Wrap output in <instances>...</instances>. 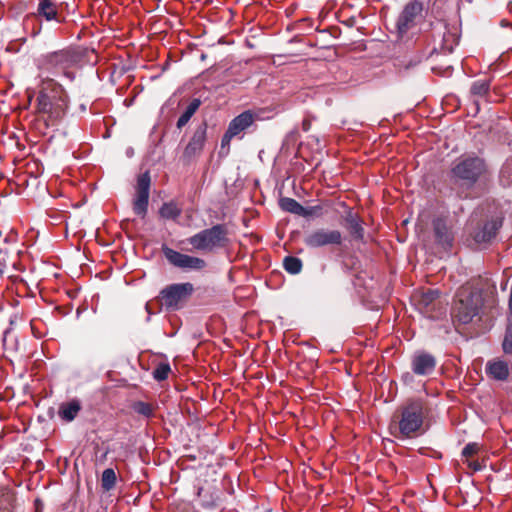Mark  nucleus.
<instances>
[{"label":"nucleus","mask_w":512,"mask_h":512,"mask_svg":"<svg viewBox=\"0 0 512 512\" xmlns=\"http://www.w3.org/2000/svg\"><path fill=\"white\" fill-rule=\"evenodd\" d=\"M483 290L492 294L495 286L490 285L488 280L478 279L463 285L458 290L454 313L461 323H470L474 317L479 315L483 306Z\"/></svg>","instance_id":"f257e3e1"},{"label":"nucleus","mask_w":512,"mask_h":512,"mask_svg":"<svg viewBox=\"0 0 512 512\" xmlns=\"http://www.w3.org/2000/svg\"><path fill=\"white\" fill-rule=\"evenodd\" d=\"M424 416V402L420 399L409 400L390 422L391 435L401 440L417 437L421 434Z\"/></svg>","instance_id":"f03ea898"},{"label":"nucleus","mask_w":512,"mask_h":512,"mask_svg":"<svg viewBox=\"0 0 512 512\" xmlns=\"http://www.w3.org/2000/svg\"><path fill=\"white\" fill-rule=\"evenodd\" d=\"M67 109V96L61 88L43 89L37 97V111L55 122L62 118Z\"/></svg>","instance_id":"7ed1b4c3"},{"label":"nucleus","mask_w":512,"mask_h":512,"mask_svg":"<svg viewBox=\"0 0 512 512\" xmlns=\"http://www.w3.org/2000/svg\"><path fill=\"white\" fill-rule=\"evenodd\" d=\"M228 242V230L226 226L222 224L204 229L188 238V243L192 245L195 250L204 252H213L216 249L223 248Z\"/></svg>","instance_id":"20e7f679"},{"label":"nucleus","mask_w":512,"mask_h":512,"mask_svg":"<svg viewBox=\"0 0 512 512\" xmlns=\"http://www.w3.org/2000/svg\"><path fill=\"white\" fill-rule=\"evenodd\" d=\"M485 169V163L481 158L477 156L463 155L452 167L451 174L452 177L457 180L473 184L485 172Z\"/></svg>","instance_id":"39448f33"},{"label":"nucleus","mask_w":512,"mask_h":512,"mask_svg":"<svg viewBox=\"0 0 512 512\" xmlns=\"http://www.w3.org/2000/svg\"><path fill=\"white\" fill-rule=\"evenodd\" d=\"M194 291L191 283H177L164 288L160 292L162 304L170 310H178L189 299Z\"/></svg>","instance_id":"423d86ee"},{"label":"nucleus","mask_w":512,"mask_h":512,"mask_svg":"<svg viewBox=\"0 0 512 512\" xmlns=\"http://www.w3.org/2000/svg\"><path fill=\"white\" fill-rule=\"evenodd\" d=\"M422 10V4L417 1L410 2L404 7L396 22V30L400 39H403L416 26Z\"/></svg>","instance_id":"0eeeda50"},{"label":"nucleus","mask_w":512,"mask_h":512,"mask_svg":"<svg viewBox=\"0 0 512 512\" xmlns=\"http://www.w3.org/2000/svg\"><path fill=\"white\" fill-rule=\"evenodd\" d=\"M163 253L170 264L183 270L200 271L207 265L202 258L183 254L168 247H163Z\"/></svg>","instance_id":"6e6552de"},{"label":"nucleus","mask_w":512,"mask_h":512,"mask_svg":"<svg viewBox=\"0 0 512 512\" xmlns=\"http://www.w3.org/2000/svg\"><path fill=\"white\" fill-rule=\"evenodd\" d=\"M304 243L310 248H320L326 245H340L342 234L338 230L319 228L311 231L304 238Z\"/></svg>","instance_id":"1a4fd4ad"},{"label":"nucleus","mask_w":512,"mask_h":512,"mask_svg":"<svg viewBox=\"0 0 512 512\" xmlns=\"http://www.w3.org/2000/svg\"><path fill=\"white\" fill-rule=\"evenodd\" d=\"M150 181V175L148 172L141 174L137 179L136 195L133 201V211L135 214L142 218H144L147 213Z\"/></svg>","instance_id":"9d476101"},{"label":"nucleus","mask_w":512,"mask_h":512,"mask_svg":"<svg viewBox=\"0 0 512 512\" xmlns=\"http://www.w3.org/2000/svg\"><path fill=\"white\" fill-rule=\"evenodd\" d=\"M254 122V114L251 111H244L235 117L228 126L226 133L221 140L222 149L228 147L233 137L250 127Z\"/></svg>","instance_id":"9b49d317"},{"label":"nucleus","mask_w":512,"mask_h":512,"mask_svg":"<svg viewBox=\"0 0 512 512\" xmlns=\"http://www.w3.org/2000/svg\"><path fill=\"white\" fill-rule=\"evenodd\" d=\"M50 63L55 67L57 73H62L68 79L73 80L75 77L71 68L75 64V58L66 51H60L50 57Z\"/></svg>","instance_id":"f8f14e48"},{"label":"nucleus","mask_w":512,"mask_h":512,"mask_svg":"<svg viewBox=\"0 0 512 512\" xmlns=\"http://www.w3.org/2000/svg\"><path fill=\"white\" fill-rule=\"evenodd\" d=\"M206 140V127H198L191 137L189 143L184 150V156L187 158H193L198 156L204 147Z\"/></svg>","instance_id":"ddd939ff"},{"label":"nucleus","mask_w":512,"mask_h":512,"mask_svg":"<svg viewBox=\"0 0 512 512\" xmlns=\"http://www.w3.org/2000/svg\"><path fill=\"white\" fill-rule=\"evenodd\" d=\"M436 365L435 358L427 353H419L413 357L412 369L418 375H428L433 372Z\"/></svg>","instance_id":"4468645a"},{"label":"nucleus","mask_w":512,"mask_h":512,"mask_svg":"<svg viewBox=\"0 0 512 512\" xmlns=\"http://www.w3.org/2000/svg\"><path fill=\"white\" fill-rule=\"evenodd\" d=\"M502 226V218L495 217L490 221L486 222L484 226L475 232L474 240L477 243H485L489 242L492 238L496 236L497 231Z\"/></svg>","instance_id":"2eb2a0df"},{"label":"nucleus","mask_w":512,"mask_h":512,"mask_svg":"<svg viewBox=\"0 0 512 512\" xmlns=\"http://www.w3.org/2000/svg\"><path fill=\"white\" fill-rule=\"evenodd\" d=\"M486 372L491 378L504 381L509 376V366L502 360L489 361L486 365Z\"/></svg>","instance_id":"dca6fc26"},{"label":"nucleus","mask_w":512,"mask_h":512,"mask_svg":"<svg viewBox=\"0 0 512 512\" xmlns=\"http://www.w3.org/2000/svg\"><path fill=\"white\" fill-rule=\"evenodd\" d=\"M433 226L437 242L445 249L451 247L453 237L445 221L437 219L434 221Z\"/></svg>","instance_id":"f3484780"},{"label":"nucleus","mask_w":512,"mask_h":512,"mask_svg":"<svg viewBox=\"0 0 512 512\" xmlns=\"http://www.w3.org/2000/svg\"><path fill=\"white\" fill-rule=\"evenodd\" d=\"M59 6L52 0H40L37 8V16L47 21L55 20L59 22Z\"/></svg>","instance_id":"a211bd4d"},{"label":"nucleus","mask_w":512,"mask_h":512,"mask_svg":"<svg viewBox=\"0 0 512 512\" xmlns=\"http://www.w3.org/2000/svg\"><path fill=\"white\" fill-rule=\"evenodd\" d=\"M81 410V404L79 400H72L70 402L62 403L58 410L59 417L66 421H73Z\"/></svg>","instance_id":"6ab92c4d"},{"label":"nucleus","mask_w":512,"mask_h":512,"mask_svg":"<svg viewBox=\"0 0 512 512\" xmlns=\"http://www.w3.org/2000/svg\"><path fill=\"white\" fill-rule=\"evenodd\" d=\"M439 298L438 290H427L422 292L418 299V306L424 313H428L435 308L436 301Z\"/></svg>","instance_id":"aec40b11"},{"label":"nucleus","mask_w":512,"mask_h":512,"mask_svg":"<svg viewBox=\"0 0 512 512\" xmlns=\"http://www.w3.org/2000/svg\"><path fill=\"white\" fill-rule=\"evenodd\" d=\"M201 104V101L199 99H193L189 105L186 107L183 114L179 117L177 121V127L182 128L185 126L191 117L195 114V112L198 110L199 106Z\"/></svg>","instance_id":"412c9836"},{"label":"nucleus","mask_w":512,"mask_h":512,"mask_svg":"<svg viewBox=\"0 0 512 512\" xmlns=\"http://www.w3.org/2000/svg\"><path fill=\"white\" fill-rule=\"evenodd\" d=\"M280 206L284 211L299 216H301V213H304V207L292 198H282L280 200Z\"/></svg>","instance_id":"4be33fe9"},{"label":"nucleus","mask_w":512,"mask_h":512,"mask_svg":"<svg viewBox=\"0 0 512 512\" xmlns=\"http://www.w3.org/2000/svg\"><path fill=\"white\" fill-rule=\"evenodd\" d=\"M490 81L487 79H480L473 82L471 86V94L476 97H485L489 93Z\"/></svg>","instance_id":"5701e85b"},{"label":"nucleus","mask_w":512,"mask_h":512,"mask_svg":"<svg viewBox=\"0 0 512 512\" xmlns=\"http://www.w3.org/2000/svg\"><path fill=\"white\" fill-rule=\"evenodd\" d=\"M161 217L165 219H176L181 214V209L173 202L164 203L159 211Z\"/></svg>","instance_id":"b1692460"},{"label":"nucleus","mask_w":512,"mask_h":512,"mask_svg":"<svg viewBox=\"0 0 512 512\" xmlns=\"http://www.w3.org/2000/svg\"><path fill=\"white\" fill-rule=\"evenodd\" d=\"M284 269L290 274H298L302 269V261L294 256H287L283 260Z\"/></svg>","instance_id":"393cba45"},{"label":"nucleus","mask_w":512,"mask_h":512,"mask_svg":"<svg viewBox=\"0 0 512 512\" xmlns=\"http://www.w3.org/2000/svg\"><path fill=\"white\" fill-rule=\"evenodd\" d=\"M116 483V474L112 468H107L102 473L101 484L104 490H111Z\"/></svg>","instance_id":"a878e982"},{"label":"nucleus","mask_w":512,"mask_h":512,"mask_svg":"<svg viewBox=\"0 0 512 512\" xmlns=\"http://www.w3.org/2000/svg\"><path fill=\"white\" fill-rule=\"evenodd\" d=\"M197 496L200 499L201 504L205 507L213 506L218 498L214 493L203 487L198 488Z\"/></svg>","instance_id":"bb28decb"},{"label":"nucleus","mask_w":512,"mask_h":512,"mask_svg":"<svg viewBox=\"0 0 512 512\" xmlns=\"http://www.w3.org/2000/svg\"><path fill=\"white\" fill-rule=\"evenodd\" d=\"M134 410L138 414H141L145 417H151L153 415V409H152L151 405L148 403H145V402H141V401L136 402L134 404Z\"/></svg>","instance_id":"cd10ccee"},{"label":"nucleus","mask_w":512,"mask_h":512,"mask_svg":"<svg viewBox=\"0 0 512 512\" xmlns=\"http://www.w3.org/2000/svg\"><path fill=\"white\" fill-rule=\"evenodd\" d=\"M503 350L505 353L512 352V320L509 321V324L506 329L504 341H503Z\"/></svg>","instance_id":"c85d7f7f"},{"label":"nucleus","mask_w":512,"mask_h":512,"mask_svg":"<svg viewBox=\"0 0 512 512\" xmlns=\"http://www.w3.org/2000/svg\"><path fill=\"white\" fill-rule=\"evenodd\" d=\"M170 372V367L167 364L159 365L153 372V376L156 380L162 381L168 377Z\"/></svg>","instance_id":"c756f323"},{"label":"nucleus","mask_w":512,"mask_h":512,"mask_svg":"<svg viewBox=\"0 0 512 512\" xmlns=\"http://www.w3.org/2000/svg\"><path fill=\"white\" fill-rule=\"evenodd\" d=\"M479 449L480 446L477 443H469L463 448L462 455L469 460V458L475 455Z\"/></svg>","instance_id":"7c9ffc66"},{"label":"nucleus","mask_w":512,"mask_h":512,"mask_svg":"<svg viewBox=\"0 0 512 512\" xmlns=\"http://www.w3.org/2000/svg\"><path fill=\"white\" fill-rule=\"evenodd\" d=\"M349 224H350V228H351V233L356 237V238H361L362 235H363V228L361 227V225L357 222V220L354 218V217H350L349 219Z\"/></svg>","instance_id":"2f4dec72"},{"label":"nucleus","mask_w":512,"mask_h":512,"mask_svg":"<svg viewBox=\"0 0 512 512\" xmlns=\"http://www.w3.org/2000/svg\"><path fill=\"white\" fill-rule=\"evenodd\" d=\"M321 207L320 206H313V207H304V213H301V216L303 217H310V216H321Z\"/></svg>","instance_id":"473e14b6"},{"label":"nucleus","mask_w":512,"mask_h":512,"mask_svg":"<svg viewBox=\"0 0 512 512\" xmlns=\"http://www.w3.org/2000/svg\"><path fill=\"white\" fill-rule=\"evenodd\" d=\"M500 179L504 185L512 184V176L510 175V168L508 166L502 168Z\"/></svg>","instance_id":"72a5a7b5"},{"label":"nucleus","mask_w":512,"mask_h":512,"mask_svg":"<svg viewBox=\"0 0 512 512\" xmlns=\"http://www.w3.org/2000/svg\"><path fill=\"white\" fill-rule=\"evenodd\" d=\"M466 461H467L468 466L471 469H473L474 471L481 470V465L477 461H470V460H466Z\"/></svg>","instance_id":"f704fd0d"},{"label":"nucleus","mask_w":512,"mask_h":512,"mask_svg":"<svg viewBox=\"0 0 512 512\" xmlns=\"http://www.w3.org/2000/svg\"><path fill=\"white\" fill-rule=\"evenodd\" d=\"M4 273V267L0 265V277L3 275Z\"/></svg>","instance_id":"c9c22d12"},{"label":"nucleus","mask_w":512,"mask_h":512,"mask_svg":"<svg viewBox=\"0 0 512 512\" xmlns=\"http://www.w3.org/2000/svg\"><path fill=\"white\" fill-rule=\"evenodd\" d=\"M452 49H453L452 46H450L449 48H447V51L452 52Z\"/></svg>","instance_id":"e433bc0d"}]
</instances>
